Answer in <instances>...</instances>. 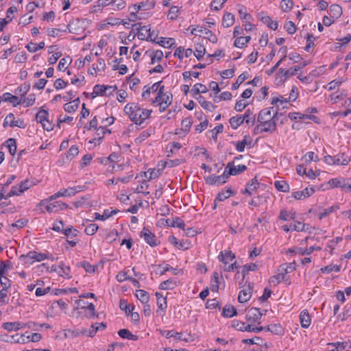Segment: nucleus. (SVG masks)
I'll return each mask as SVG.
<instances>
[{"instance_id": "f257e3e1", "label": "nucleus", "mask_w": 351, "mask_h": 351, "mask_svg": "<svg viewBox=\"0 0 351 351\" xmlns=\"http://www.w3.org/2000/svg\"><path fill=\"white\" fill-rule=\"evenodd\" d=\"M125 113L135 124L141 125L143 121L149 118L152 110L141 108L137 103H129L124 107Z\"/></svg>"}, {"instance_id": "f03ea898", "label": "nucleus", "mask_w": 351, "mask_h": 351, "mask_svg": "<svg viewBox=\"0 0 351 351\" xmlns=\"http://www.w3.org/2000/svg\"><path fill=\"white\" fill-rule=\"evenodd\" d=\"M132 27H135L136 30H137L136 34L138 39L156 43V39L158 37V34H156L155 38H152L153 32H151V27L149 25L142 26L141 23H137L132 25Z\"/></svg>"}, {"instance_id": "7ed1b4c3", "label": "nucleus", "mask_w": 351, "mask_h": 351, "mask_svg": "<svg viewBox=\"0 0 351 351\" xmlns=\"http://www.w3.org/2000/svg\"><path fill=\"white\" fill-rule=\"evenodd\" d=\"M49 258V253L38 252L36 251H30L27 254H22L19 256V259L25 264H33L34 261L40 262L43 260Z\"/></svg>"}, {"instance_id": "20e7f679", "label": "nucleus", "mask_w": 351, "mask_h": 351, "mask_svg": "<svg viewBox=\"0 0 351 351\" xmlns=\"http://www.w3.org/2000/svg\"><path fill=\"white\" fill-rule=\"evenodd\" d=\"M49 112L43 108L36 114V121L40 123L44 130L47 131H51L53 130L55 124L52 121L49 120Z\"/></svg>"}, {"instance_id": "39448f33", "label": "nucleus", "mask_w": 351, "mask_h": 351, "mask_svg": "<svg viewBox=\"0 0 351 351\" xmlns=\"http://www.w3.org/2000/svg\"><path fill=\"white\" fill-rule=\"evenodd\" d=\"M140 237L151 247H156L160 243L157 242L156 235L146 227H144L140 232Z\"/></svg>"}, {"instance_id": "423d86ee", "label": "nucleus", "mask_w": 351, "mask_h": 351, "mask_svg": "<svg viewBox=\"0 0 351 351\" xmlns=\"http://www.w3.org/2000/svg\"><path fill=\"white\" fill-rule=\"evenodd\" d=\"M259 186L260 183L257 180V177L255 176L246 184L245 189L241 191V193L249 196L254 195Z\"/></svg>"}, {"instance_id": "0eeeda50", "label": "nucleus", "mask_w": 351, "mask_h": 351, "mask_svg": "<svg viewBox=\"0 0 351 351\" xmlns=\"http://www.w3.org/2000/svg\"><path fill=\"white\" fill-rule=\"evenodd\" d=\"M260 308L256 307H252L247 312L245 319L249 322L260 323L259 321L263 316Z\"/></svg>"}, {"instance_id": "6e6552de", "label": "nucleus", "mask_w": 351, "mask_h": 351, "mask_svg": "<svg viewBox=\"0 0 351 351\" xmlns=\"http://www.w3.org/2000/svg\"><path fill=\"white\" fill-rule=\"evenodd\" d=\"M329 184L332 187H340L344 189L346 192H351V184L346 178H332L329 181Z\"/></svg>"}, {"instance_id": "1a4fd4ad", "label": "nucleus", "mask_w": 351, "mask_h": 351, "mask_svg": "<svg viewBox=\"0 0 351 351\" xmlns=\"http://www.w3.org/2000/svg\"><path fill=\"white\" fill-rule=\"evenodd\" d=\"M81 23H83V22L79 19H73L67 25L66 28L70 33L80 34L84 31V27L80 25Z\"/></svg>"}, {"instance_id": "9d476101", "label": "nucleus", "mask_w": 351, "mask_h": 351, "mask_svg": "<svg viewBox=\"0 0 351 351\" xmlns=\"http://www.w3.org/2000/svg\"><path fill=\"white\" fill-rule=\"evenodd\" d=\"M254 288V284L249 282L247 289L241 290L238 296V301L240 303H244L248 301L252 294V290Z\"/></svg>"}, {"instance_id": "9b49d317", "label": "nucleus", "mask_w": 351, "mask_h": 351, "mask_svg": "<svg viewBox=\"0 0 351 351\" xmlns=\"http://www.w3.org/2000/svg\"><path fill=\"white\" fill-rule=\"evenodd\" d=\"M226 167L228 171L229 175L231 176H237L241 174L247 169V166L245 165H239L238 166H235L234 161L229 162Z\"/></svg>"}, {"instance_id": "f8f14e48", "label": "nucleus", "mask_w": 351, "mask_h": 351, "mask_svg": "<svg viewBox=\"0 0 351 351\" xmlns=\"http://www.w3.org/2000/svg\"><path fill=\"white\" fill-rule=\"evenodd\" d=\"M49 201H51L49 197L48 199H45L41 200L39 205L45 206V209L49 213H56L60 210V201H56L51 203H49Z\"/></svg>"}, {"instance_id": "ddd939ff", "label": "nucleus", "mask_w": 351, "mask_h": 351, "mask_svg": "<svg viewBox=\"0 0 351 351\" xmlns=\"http://www.w3.org/2000/svg\"><path fill=\"white\" fill-rule=\"evenodd\" d=\"M315 193L313 187L305 188L303 191H295L292 193V197L295 199H304L311 196Z\"/></svg>"}, {"instance_id": "4468645a", "label": "nucleus", "mask_w": 351, "mask_h": 351, "mask_svg": "<svg viewBox=\"0 0 351 351\" xmlns=\"http://www.w3.org/2000/svg\"><path fill=\"white\" fill-rule=\"evenodd\" d=\"M26 326L25 323L19 322H5L2 324V328L8 331H17L21 328H25Z\"/></svg>"}, {"instance_id": "2eb2a0df", "label": "nucleus", "mask_w": 351, "mask_h": 351, "mask_svg": "<svg viewBox=\"0 0 351 351\" xmlns=\"http://www.w3.org/2000/svg\"><path fill=\"white\" fill-rule=\"evenodd\" d=\"M296 115H300V119H309L313 121L315 123H319V119L317 117L312 114H302L300 112H289L288 114V117L291 120H296Z\"/></svg>"}, {"instance_id": "dca6fc26", "label": "nucleus", "mask_w": 351, "mask_h": 351, "mask_svg": "<svg viewBox=\"0 0 351 351\" xmlns=\"http://www.w3.org/2000/svg\"><path fill=\"white\" fill-rule=\"evenodd\" d=\"M261 126H265L261 128V132L272 133L276 130V122L275 120L265 119L263 122L260 123Z\"/></svg>"}, {"instance_id": "f3484780", "label": "nucleus", "mask_w": 351, "mask_h": 351, "mask_svg": "<svg viewBox=\"0 0 351 351\" xmlns=\"http://www.w3.org/2000/svg\"><path fill=\"white\" fill-rule=\"evenodd\" d=\"M235 195V192L231 189V187L228 188L226 191L219 192L215 197L213 209L217 207V201H224L228 199L230 196Z\"/></svg>"}, {"instance_id": "a211bd4d", "label": "nucleus", "mask_w": 351, "mask_h": 351, "mask_svg": "<svg viewBox=\"0 0 351 351\" xmlns=\"http://www.w3.org/2000/svg\"><path fill=\"white\" fill-rule=\"evenodd\" d=\"M164 220L165 221L166 225L168 226L177 227L180 229L184 230L185 223L184 221L178 217L173 218V219H167Z\"/></svg>"}, {"instance_id": "6ab92c4d", "label": "nucleus", "mask_w": 351, "mask_h": 351, "mask_svg": "<svg viewBox=\"0 0 351 351\" xmlns=\"http://www.w3.org/2000/svg\"><path fill=\"white\" fill-rule=\"evenodd\" d=\"M237 315V308L231 304H226L222 310L221 315L224 317L230 318Z\"/></svg>"}, {"instance_id": "aec40b11", "label": "nucleus", "mask_w": 351, "mask_h": 351, "mask_svg": "<svg viewBox=\"0 0 351 351\" xmlns=\"http://www.w3.org/2000/svg\"><path fill=\"white\" fill-rule=\"evenodd\" d=\"M300 319L301 326L303 328H307L309 327L311 320L310 317V315L307 310H303L300 315Z\"/></svg>"}, {"instance_id": "412c9836", "label": "nucleus", "mask_w": 351, "mask_h": 351, "mask_svg": "<svg viewBox=\"0 0 351 351\" xmlns=\"http://www.w3.org/2000/svg\"><path fill=\"white\" fill-rule=\"evenodd\" d=\"M219 261L222 262L223 264H227L228 261H232L235 258V255L230 250H225L224 252H221L219 255L218 256Z\"/></svg>"}, {"instance_id": "4be33fe9", "label": "nucleus", "mask_w": 351, "mask_h": 351, "mask_svg": "<svg viewBox=\"0 0 351 351\" xmlns=\"http://www.w3.org/2000/svg\"><path fill=\"white\" fill-rule=\"evenodd\" d=\"M349 158L344 153H339L334 156V165H347Z\"/></svg>"}, {"instance_id": "5701e85b", "label": "nucleus", "mask_w": 351, "mask_h": 351, "mask_svg": "<svg viewBox=\"0 0 351 351\" xmlns=\"http://www.w3.org/2000/svg\"><path fill=\"white\" fill-rule=\"evenodd\" d=\"M3 101H8L12 104L13 106L16 107L21 104V101L16 95H13L10 93H5L2 95Z\"/></svg>"}, {"instance_id": "b1692460", "label": "nucleus", "mask_w": 351, "mask_h": 351, "mask_svg": "<svg viewBox=\"0 0 351 351\" xmlns=\"http://www.w3.org/2000/svg\"><path fill=\"white\" fill-rule=\"evenodd\" d=\"M156 44H158L159 45L167 47V48H175L176 47V44L175 42L174 38H169L166 40V38L164 37H160L159 41H156Z\"/></svg>"}, {"instance_id": "393cba45", "label": "nucleus", "mask_w": 351, "mask_h": 351, "mask_svg": "<svg viewBox=\"0 0 351 351\" xmlns=\"http://www.w3.org/2000/svg\"><path fill=\"white\" fill-rule=\"evenodd\" d=\"M195 99L198 101L199 104L201 105V106L210 112L213 111L216 106L213 105L211 102L206 101L204 97L199 95L197 97H195Z\"/></svg>"}, {"instance_id": "a878e982", "label": "nucleus", "mask_w": 351, "mask_h": 351, "mask_svg": "<svg viewBox=\"0 0 351 351\" xmlns=\"http://www.w3.org/2000/svg\"><path fill=\"white\" fill-rule=\"evenodd\" d=\"M118 335L122 339H127L132 341H137L138 337L136 335H133L128 329L123 328L118 331Z\"/></svg>"}, {"instance_id": "bb28decb", "label": "nucleus", "mask_w": 351, "mask_h": 351, "mask_svg": "<svg viewBox=\"0 0 351 351\" xmlns=\"http://www.w3.org/2000/svg\"><path fill=\"white\" fill-rule=\"evenodd\" d=\"M329 11L331 18L334 19H339L342 14V8L337 4L331 5Z\"/></svg>"}, {"instance_id": "cd10ccee", "label": "nucleus", "mask_w": 351, "mask_h": 351, "mask_svg": "<svg viewBox=\"0 0 351 351\" xmlns=\"http://www.w3.org/2000/svg\"><path fill=\"white\" fill-rule=\"evenodd\" d=\"M177 286V282L173 278H169L163 281L159 285L161 290L173 289Z\"/></svg>"}, {"instance_id": "c85d7f7f", "label": "nucleus", "mask_w": 351, "mask_h": 351, "mask_svg": "<svg viewBox=\"0 0 351 351\" xmlns=\"http://www.w3.org/2000/svg\"><path fill=\"white\" fill-rule=\"evenodd\" d=\"M234 15L230 12H226L222 19V25L225 27L232 26L234 23Z\"/></svg>"}, {"instance_id": "c756f323", "label": "nucleus", "mask_w": 351, "mask_h": 351, "mask_svg": "<svg viewBox=\"0 0 351 351\" xmlns=\"http://www.w3.org/2000/svg\"><path fill=\"white\" fill-rule=\"evenodd\" d=\"M207 91V87L201 83L195 84L191 90L192 96L195 98L196 97L197 95H199V93H206Z\"/></svg>"}, {"instance_id": "7c9ffc66", "label": "nucleus", "mask_w": 351, "mask_h": 351, "mask_svg": "<svg viewBox=\"0 0 351 351\" xmlns=\"http://www.w3.org/2000/svg\"><path fill=\"white\" fill-rule=\"evenodd\" d=\"M136 297L140 300L142 304H147L149 301V295L148 292L145 290L138 289L136 291Z\"/></svg>"}, {"instance_id": "2f4dec72", "label": "nucleus", "mask_w": 351, "mask_h": 351, "mask_svg": "<svg viewBox=\"0 0 351 351\" xmlns=\"http://www.w3.org/2000/svg\"><path fill=\"white\" fill-rule=\"evenodd\" d=\"M204 179H205L206 183L209 185L219 186V185L223 184V183H221L220 176L212 174L210 176H207Z\"/></svg>"}, {"instance_id": "473e14b6", "label": "nucleus", "mask_w": 351, "mask_h": 351, "mask_svg": "<svg viewBox=\"0 0 351 351\" xmlns=\"http://www.w3.org/2000/svg\"><path fill=\"white\" fill-rule=\"evenodd\" d=\"M73 104H66L64 106V109L66 112L69 113L75 112L79 108L80 99L79 97L76 98L72 101Z\"/></svg>"}, {"instance_id": "72a5a7b5", "label": "nucleus", "mask_w": 351, "mask_h": 351, "mask_svg": "<svg viewBox=\"0 0 351 351\" xmlns=\"http://www.w3.org/2000/svg\"><path fill=\"white\" fill-rule=\"evenodd\" d=\"M73 195V189H71V187L64 189L63 191H58L53 194V195L49 197L51 200L56 199L61 196L66 197V196H72Z\"/></svg>"}, {"instance_id": "f704fd0d", "label": "nucleus", "mask_w": 351, "mask_h": 351, "mask_svg": "<svg viewBox=\"0 0 351 351\" xmlns=\"http://www.w3.org/2000/svg\"><path fill=\"white\" fill-rule=\"evenodd\" d=\"M136 5H134V7H136ZM155 7V2L154 1H143L138 3L137 5V8H135V10L136 11H138L140 10H149L151 9H153Z\"/></svg>"}, {"instance_id": "c9c22d12", "label": "nucleus", "mask_w": 351, "mask_h": 351, "mask_svg": "<svg viewBox=\"0 0 351 351\" xmlns=\"http://www.w3.org/2000/svg\"><path fill=\"white\" fill-rule=\"evenodd\" d=\"M119 308L122 311H125L127 315H130L134 309V305L132 304H128L126 300L121 299L119 302Z\"/></svg>"}, {"instance_id": "e433bc0d", "label": "nucleus", "mask_w": 351, "mask_h": 351, "mask_svg": "<svg viewBox=\"0 0 351 351\" xmlns=\"http://www.w3.org/2000/svg\"><path fill=\"white\" fill-rule=\"evenodd\" d=\"M219 274L217 271H215L213 274V276H212L211 280H210L211 291L213 292H217L219 290Z\"/></svg>"}, {"instance_id": "4c0bfd02", "label": "nucleus", "mask_w": 351, "mask_h": 351, "mask_svg": "<svg viewBox=\"0 0 351 351\" xmlns=\"http://www.w3.org/2000/svg\"><path fill=\"white\" fill-rule=\"evenodd\" d=\"M229 121L231 127L234 130L237 129L244 122L243 118L240 114L231 117Z\"/></svg>"}, {"instance_id": "58836bf2", "label": "nucleus", "mask_w": 351, "mask_h": 351, "mask_svg": "<svg viewBox=\"0 0 351 351\" xmlns=\"http://www.w3.org/2000/svg\"><path fill=\"white\" fill-rule=\"evenodd\" d=\"M160 333L162 335L165 336L167 339L174 337L178 340H182V332H174L173 330H163L160 331Z\"/></svg>"}, {"instance_id": "ea45409f", "label": "nucleus", "mask_w": 351, "mask_h": 351, "mask_svg": "<svg viewBox=\"0 0 351 351\" xmlns=\"http://www.w3.org/2000/svg\"><path fill=\"white\" fill-rule=\"evenodd\" d=\"M296 269V263L295 261L289 264H282L280 266L278 271H284L286 274L291 273Z\"/></svg>"}, {"instance_id": "a19ab883", "label": "nucleus", "mask_w": 351, "mask_h": 351, "mask_svg": "<svg viewBox=\"0 0 351 351\" xmlns=\"http://www.w3.org/2000/svg\"><path fill=\"white\" fill-rule=\"evenodd\" d=\"M274 186L279 191L285 193L289 191V185L284 180L275 181Z\"/></svg>"}, {"instance_id": "79ce46f5", "label": "nucleus", "mask_w": 351, "mask_h": 351, "mask_svg": "<svg viewBox=\"0 0 351 351\" xmlns=\"http://www.w3.org/2000/svg\"><path fill=\"white\" fill-rule=\"evenodd\" d=\"M5 143L9 149V152H10V155L14 156V154L16 152V148H17L16 139H14L13 138H10L5 141Z\"/></svg>"}, {"instance_id": "37998d69", "label": "nucleus", "mask_w": 351, "mask_h": 351, "mask_svg": "<svg viewBox=\"0 0 351 351\" xmlns=\"http://www.w3.org/2000/svg\"><path fill=\"white\" fill-rule=\"evenodd\" d=\"M112 2H113V0H98L97 1V4L93 7L92 12H97L99 10H100L102 8L110 4H112Z\"/></svg>"}, {"instance_id": "c03bdc74", "label": "nucleus", "mask_w": 351, "mask_h": 351, "mask_svg": "<svg viewBox=\"0 0 351 351\" xmlns=\"http://www.w3.org/2000/svg\"><path fill=\"white\" fill-rule=\"evenodd\" d=\"M249 77V74L247 72H244L241 73L237 78L235 83H234L232 86V90H237L239 88V86L247 79Z\"/></svg>"}, {"instance_id": "a18cd8bd", "label": "nucleus", "mask_w": 351, "mask_h": 351, "mask_svg": "<svg viewBox=\"0 0 351 351\" xmlns=\"http://www.w3.org/2000/svg\"><path fill=\"white\" fill-rule=\"evenodd\" d=\"M250 39H251V37L250 36H247L245 37H242V36L238 37L234 40V46L236 47H238V48H242L243 47V45H245V44L249 43Z\"/></svg>"}, {"instance_id": "49530a36", "label": "nucleus", "mask_w": 351, "mask_h": 351, "mask_svg": "<svg viewBox=\"0 0 351 351\" xmlns=\"http://www.w3.org/2000/svg\"><path fill=\"white\" fill-rule=\"evenodd\" d=\"M12 267V263L9 261H1L0 263V278H3L5 271L10 269Z\"/></svg>"}, {"instance_id": "de8ad7c7", "label": "nucleus", "mask_w": 351, "mask_h": 351, "mask_svg": "<svg viewBox=\"0 0 351 351\" xmlns=\"http://www.w3.org/2000/svg\"><path fill=\"white\" fill-rule=\"evenodd\" d=\"M338 205H333L328 208L324 209L323 212H321L318 215L319 219H322L323 218L326 217L330 213H333L335 210L339 209Z\"/></svg>"}, {"instance_id": "09e8293b", "label": "nucleus", "mask_w": 351, "mask_h": 351, "mask_svg": "<svg viewBox=\"0 0 351 351\" xmlns=\"http://www.w3.org/2000/svg\"><path fill=\"white\" fill-rule=\"evenodd\" d=\"M195 52H194L195 56L197 60H200L206 53V48L203 45L196 44L195 45Z\"/></svg>"}, {"instance_id": "8fccbe9b", "label": "nucleus", "mask_w": 351, "mask_h": 351, "mask_svg": "<svg viewBox=\"0 0 351 351\" xmlns=\"http://www.w3.org/2000/svg\"><path fill=\"white\" fill-rule=\"evenodd\" d=\"M272 108H264L262 110H261L258 114V119H257L258 122L262 123V122H263L264 120L267 119V117L271 115V110Z\"/></svg>"}, {"instance_id": "3c124183", "label": "nucleus", "mask_w": 351, "mask_h": 351, "mask_svg": "<svg viewBox=\"0 0 351 351\" xmlns=\"http://www.w3.org/2000/svg\"><path fill=\"white\" fill-rule=\"evenodd\" d=\"M45 42L42 41L39 43L38 45L30 43L25 47L29 52L34 53L38 51V49H42L45 47Z\"/></svg>"}, {"instance_id": "603ef678", "label": "nucleus", "mask_w": 351, "mask_h": 351, "mask_svg": "<svg viewBox=\"0 0 351 351\" xmlns=\"http://www.w3.org/2000/svg\"><path fill=\"white\" fill-rule=\"evenodd\" d=\"M152 130L151 129H147L146 130L143 131L140 135L136 138L135 143L136 144L141 143L143 141L150 136Z\"/></svg>"}, {"instance_id": "864d4df0", "label": "nucleus", "mask_w": 351, "mask_h": 351, "mask_svg": "<svg viewBox=\"0 0 351 351\" xmlns=\"http://www.w3.org/2000/svg\"><path fill=\"white\" fill-rule=\"evenodd\" d=\"M341 269L340 265H329L324 267H322L320 271L324 274H329L332 271L339 272Z\"/></svg>"}, {"instance_id": "5fc2aeb1", "label": "nucleus", "mask_w": 351, "mask_h": 351, "mask_svg": "<svg viewBox=\"0 0 351 351\" xmlns=\"http://www.w3.org/2000/svg\"><path fill=\"white\" fill-rule=\"evenodd\" d=\"M250 138V136L247 135L244 136V138L242 141H238L235 143L236 149L239 152H243L245 150V147L247 145V139Z\"/></svg>"}, {"instance_id": "6e6d98bb", "label": "nucleus", "mask_w": 351, "mask_h": 351, "mask_svg": "<svg viewBox=\"0 0 351 351\" xmlns=\"http://www.w3.org/2000/svg\"><path fill=\"white\" fill-rule=\"evenodd\" d=\"M9 125L12 128L19 127L20 128H25L26 125L24 123L23 119H19L18 120L14 119V115L13 114V117L10 119Z\"/></svg>"}, {"instance_id": "4d7b16f0", "label": "nucleus", "mask_w": 351, "mask_h": 351, "mask_svg": "<svg viewBox=\"0 0 351 351\" xmlns=\"http://www.w3.org/2000/svg\"><path fill=\"white\" fill-rule=\"evenodd\" d=\"M179 14H180L179 8L176 5H173L170 8V9L169 10V12L167 14V18L169 20H175L176 19H177Z\"/></svg>"}, {"instance_id": "13d9d810", "label": "nucleus", "mask_w": 351, "mask_h": 351, "mask_svg": "<svg viewBox=\"0 0 351 351\" xmlns=\"http://www.w3.org/2000/svg\"><path fill=\"white\" fill-rule=\"evenodd\" d=\"M284 328L280 324H274L271 326V332L276 335L282 336L284 335Z\"/></svg>"}, {"instance_id": "bf43d9fd", "label": "nucleus", "mask_w": 351, "mask_h": 351, "mask_svg": "<svg viewBox=\"0 0 351 351\" xmlns=\"http://www.w3.org/2000/svg\"><path fill=\"white\" fill-rule=\"evenodd\" d=\"M228 0H213L210 5V8L212 10L219 11L223 8V4Z\"/></svg>"}, {"instance_id": "052dcab7", "label": "nucleus", "mask_w": 351, "mask_h": 351, "mask_svg": "<svg viewBox=\"0 0 351 351\" xmlns=\"http://www.w3.org/2000/svg\"><path fill=\"white\" fill-rule=\"evenodd\" d=\"M286 274L284 273H279L277 275L273 276L270 278L269 282L274 283V285H278L280 282L282 280H287L286 279Z\"/></svg>"}, {"instance_id": "680f3d73", "label": "nucleus", "mask_w": 351, "mask_h": 351, "mask_svg": "<svg viewBox=\"0 0 351 351\" xmlns=\"http://www.w3.org/2000/svg\"><path fill=\"white\" fill-rule=\"evenodd\" d=\"M253 112L250 110V109H247L245 110V114L242 117L243 118V121H245L246 123H252V125L255 123V115L251 118V115H252Z\"/></svg>"}, {"instance_id": "e2e57ef3", "label": "nucleus", "mask_w": 351, "mask_h": 351, "mask_svg": "<svg viewBox=\"0 0 351 351\" xmlns=\"http://www.w3.org/2000/svg\"><path fill=\"white\" fill-rule=\"evenodd\" d=\"M266 201V197L265 196H257L254 197L250 202L249 204L255 207H258L263 204Z\"/></svg>"}, {"instance_id": "0e129e2a", "label": "nucleus", "mask_w": 351, "mask_h": 351, "mask_svg": "<svg viewBox=\"0 0 351 351\" xmlns=\"http://www.w3.org/2000/svg\"><path fill=\"white\" fill-rule=\"evenodd\" d=\"M30 87V82H25L22 86L17 88L15 93H21V95L23 97L29 92Z\"/></svg>"}, {"instance_id": "69168bd1", "label": "nucleus", "mask_w": 351, "mask_h": 351, "mask_svg": "<svg viewBox=\"0 0 351 351\" xmlns=\"http://www.w3.org/2000/svg\"><path fill=\"white\" fill-rule=\"evenodd\" d=\"M293 3L292 0H282L280 3V8L285 12H287L293 8Z\"/></svg>"}, {"instance_id": "338daca9", "label": "nucleus", "mask_w": 351, "mask_h": 351, "mask_svg": "<svg viewBox=\"0 0 351 351\" xmlns=\"http://www.w3.org/2000/svg\"><path fill=\"white\" fill-rule=\"evenodd\" d=\"M65 236L70 237H77L79 231L76 230L75 228H73V226L67 227L66 228L64 229L62 232Z\"/></svg>"}, {"instance_id": "774afa93", "label": "nucleus", "mask_w": 351, "mask_h": 351, "mask_svg": "<svg viewBox=\"0 0 351 351\" xmlns=\"http://www.w3.org/2000/svg\"><path fill=\"white\" fill-rule=\"evenodd\" d=\"M99 228V226L98 225H97L96 223H90L89 225H88L85 230H84V232L87 234V235H93L96 233V232L97 231Z\"/></svg>"}]
</instances>
